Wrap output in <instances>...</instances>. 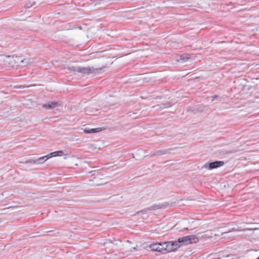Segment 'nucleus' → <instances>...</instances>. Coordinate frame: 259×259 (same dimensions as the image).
Returning <instances> with one entry per match:
<instances>
[{
  "label": "nucleus",
  "instance_id": "nucleus-1",
  "mask_svg": "<svg viewBox=\"0 0 259 259\" xmlns=\"http://www.w3.org/2000/svg\"><path fill=\"white\" fill-rule=\"evenodd\" d=\"M0 61H3L5 64H10V62L12 61H16L20 62L19 65L22 67L30 65L35 62L34 59L32 58H26L22 59L20 57H16L15 58H14L13 57L4 55H0Z\"/></svg>",
  "mask_w": 259,
  "mask_h": 259
},
{
  "label": "nucleus",
  "instance_id": "nucleus-2",
  "mask_svg": "<svg viewBox=\"0 0 259 259\" xmlns=\"http://www.w3.org/2000/svg\"><path fill=\"white\" fill-rule=\"evenodd\" d=\"M106 65H102L99 67H94L93 66H87V67H80L79 68V73L83 75H90L92 73H94L97 71L102 70L103 69L106 68Z\"/></svg>",
  "mask_w": 259,
  "mask_h": 259
},
{
  "label": "nucleus",
  "instance_id": "nucleus-3",
  "mask_svg": "<svg viewBox=\"0 0 259 259\" xmlns=\"http://www.w3.org/2000/svg\"><path fill=\"white\" fill-rule=\"evenodd\" d=\"M178 243L181 245H187L192 243H196L198 241V238L194 235H191L178 239Z\"/></svg>",
  "mask_w": 259,
  "mask_h": 259
},
{
  "label": "nucleus",
  "instance_id": "nucleus-4",
  "mask_svg": "<svg viewBox=\"0 0 259 259\" xmlns=\"http://www.w3.org/2000/svg\"><path fill=\"white\" fill-rule=\"evenodd\" d=\"M164 243L165 249H164V250H165V253L175 251L180 246V245H179L178 243V240L176 241L165 242Z\"/></svg>",
  "mask_w": 259,
  "mask_h": 259
},
{
  "label": "nucleus",
  "instance_id": "nucleus-5",
  "mask_svg": "<svg viewBox=\"0 0 259 259\" xmlns=\"http://www.w3.org/2000/svg\"><path fill=\"white\" fill-rule=\"evenodd\" d=\"M164 245V242L162 243H156L149 245V247L152 251L159 252L162 254H165V250H164L165 249Z\"/></svg>",
  "mask_w": 259,
  "mask_h": 259
},
{
  "label": "nucleus",
  "instance_id": "nucleus-6",
  "mask_svg": "<svg viewBox=\"0 0 259 259\" xmlns=\"http://www.w3.org/2000/svg\"><path fill=\"white\" fill-rule=\"evenodd\" d=\"M225 162L223 161H215L214 162L206 163L204 165L203 167L208 169H212L224 165Z\"/></svg>",
  "mask_w": 259,
  "mask_h": 259
},
{
  "label": "nucleus",
  "instance_id": "nucleus-7",
  "mask_svg": "<svg viewBox=\"0 0 259 259\" xmlns=\"http://www.w3.org/2000/svg\"><path fill=\"white\" fill-rule=\"evenodd\" d=\"M168 205L169 203L168 202H164L158 204H154L149 207V210H150V211L156 210L160 208H165Z\"/></svg>",
  "mask_w": 259,
  "mask_h": 259
},
{
  "label": "nucleus",
  "instance_id": "nucleus-8",
  "mask_svg": "<svg viewBox=\"0 0 259 259\" xmlns=\"http://www.w3.org/2000/svg\"><path fill=\"white\" fill-rule=\"evenodd\" d=\"M58 106V103L55 101H49L42 105V107L46 109H52Z\"/></svg>",
  "mask_w": 259,
  "mask_h": 259
},
{
  "label": "nucleus",
  "instance_id": "nucleus-9",
  "mask_svg": "<svg viewBox=\"0 0 259 259\" xmlns=\"http://www.w3.org/2000/svg\"><path fill=\"white\" fill-rule=\"evenodd\" d=\"M198 220H194L193 219H191L189 222L188 223L189 224V227L185 228V229H190V230H193L195 228H196L198 226L199 224L197 223V222L198 221Z\"/></svg>",
  "mask_w": 259,
  "mask_h": 259
},
{
  "label": "nucleus",
  "instance_id": "nucleus-10",
  "mask_svg": "<svg viewBox=\"0 0 259 259\" xmlns=\"http://www.w3.org/2000/svg\"><path fill=\"white\" fill-rule=\"evenodd\" d=\"M103 130V128L102 127H98L95 128L88 129L87 128H84L83 129V132L86 134H91V133H98Z\"/></svg>",
  "mask_w": 259,
  "mask_h": 259
},
{
  "label": "nucleus",
  "instance_id": "nucleus-11",
  "mask_svg": "<svg viewBox=\"0 0 259 259\" xmlns=\"http://www.w3.org/2000/svg\"><path fill=\"white\" fill-rule=\"evenodd\" d=\"M168 150L166 149L159 150L150 154V156H159L165 154L167 153Z\"/></svg>",
  "mask_w": 259,
  "mask_h": 259
},
{
  "label": "nucleus",
  "instance_id": "nucleus-12",
  "mask_svg": "<svg viewBox=\"0 0 259 259\" xmlns=\"http://www.w3.org/2000/svg\"><path fill=\"white\" fill-rule=\"evenodd\" d=\"M117 241V240L112 241L108 240L104 243V244L106 245L107 248L114 247V246L117 245V243H116Z\"/></svg>",
  "mask_w": 259,
  "mask_h": 259
},
{
  "label": "nucleus",
  "instance_id": "nucleus-13",
  "mask_svg": "<svg viewBox=\"0 0 259 259\" xmlns=\"http://www.w3.org/2000/svg\"><path fill=\"white\" fill-rule=\"evenodd\" d=\"M223 228H220L218 229V230H217V233H215L214 234V236H220L221 235H224L225 234H227V233H228L229 232H231L232 231H233L234 230V229H232V230H229V231H226V230H221L222 229H223Z\"/></svg>",
  "mask_w": 259,
  "mask_h": 259
},
{
  "label": "nucleus",
  "instance_id": "nucleus-14",
  "mask_svg": "<svg viewBox=\"0 0 259 259\" xmlns=\"http://www.w3.org/2000/svg\"><path fill=\"white\" fill-rule=\"evenodd\" d=\"M48 155L45 156L39 157L36 159H34L35 160L34 162L35 164H42L48 159Z\"/></svg>",
  "mask_w": 259,
  "mask_h": 259
},
{
  "label": "nucleus",
  "instance_id": "nucleus-15",
  "mask_svg": "<svg viewBox=\"0 0 259 259\" xmlns=\"http://www.w3.org/2000/svg\"><path fill=\"white\" fill-rule=\"evenodd\" d=\"M63 154V152L62 151H57L53 152H51L49 154H48V158H49L52 157H55L58 156H62Z\"/></svg>",
  "mask_w": 259,
  "mask_h": 259
},
{
  "label": "nucleus",
  "instance_id": "nucleus-16",
  "mask_svg": "<svg viewBox=\"0 0 259 259\" xmlns=\"http://www.w3.org/2000/svg\"><path fill=\"white\" fill-rule=\"evenodd\" d=\"M80 66H71L69 67V70L79 73Z\"/></svg>",
  "mask_w": 259,
  "mask_h": 259
},
{
  "label": "nucleus",
  "instance_id": "nucleus-17",
  "mask_svg": "<svg viewBox=\"0 0 259 259\" xmlns=\"http://www.w3.org/2000/svg\"><path fill=\"white\" fill-rule=\"evenodd\" d=\"M180 58L181 60H183L184 62H185L190 58V55L188 54H184L181 56Z\"/></svg>",
  "mask_w": 259,
  "mask_h": 259
},
{
  "label": "nucleus",
  "instance_id": "nucleus-18",
  "mask_svg": "<svg viewBox=\"0 0 259 259\" xmlns=\"http://www.w3.org/2000/svg\"><path fill=\"white\" fill-rule=\"evenodd\" d=\"M32 86H33V85H17L14 87V88L18 89H23L29 88Z\"/></svg>",
  "mask_w": 259,
  "mask_h": 259
},
{
  "label": "nucleus",
  "instance_id": "nucleus-19",
  "mask_svg": "<svg viewBox=\"0 0 259 259\" xmlns=\"http://www.w3.org/2000/svg\"><path fill=\"white\" fill-rule=\"evenodd\" d=\"M35 5V2L34 1H30L28 3L26 4L27 8H30Z\"/></svg>",
  "mask_w": 259,
  "mask_h": 259
},
{
  "label": "nucleus",
  "instance_id": "nucleus-20",
  "mask_svg": "<svg viewBox=\"0 0 259 259\" xmlns=\"http://www.w3.org/2000/svg\"><path fill=\"white\" fill-rule=\"evenodd\" d=\"M35 162V160L34 159H30V160L25 161L24 162V163H25V164H35V162Z\"/></svg>",
  "mask_w": 259,
  "mask_h": 259
},
{
  "label": "nucleus",
  "instance_id": "nucleus-21",
  "mask_svg": "<svg viewBox=\"0 0 259 259\" xmlns=\"http://www.w3.org/2000/svg\"><path fill=\"white\" fill-rule=\"evenodd\" d=\"M150 211V210H149V207H147V208H144V209H142V210L141 211H138V212H137V213H138V214H139V213H140V212L143 213H146V212H148V211Z\"/></svg>",
  "mask_w": 259,
  "mask_h": 259
},
{
  "label": "nucleus",
  "instance_id": "nucleus-22",
  "mask_svg": "<svg viewBox=\"0 0 259 259\" xmlns=\"http://www.w3.org/2000/svg\"><path fill=\"white\" fill-rule=\"evenodd\" d=\"M166 105V106L165 107H164V108H167V107H170L171 106V105L169 103H166L165 105Z\"/></svg>",
  "mask_w": 259,
  "mask_h": 259
},
{
  "label": "nucleus",
  "instance_id": "nucleus-23",
  "mask_svg": "<svg viewBox=\"0 0 259 259\" xmlns=\"http://www.w3.org/2000/svg\"><path fill=\"white\" fill-rule=\"evenodd\" d=\"M95 172H96V171L94 170V171H90L89 173H95Z\"/></svg>",
  "mask_w": 259,
  "mask_h": 259
},
{
  "label": "nucleus",
  "instance_id": "nucleus-24",
  "mask_svg": "<svg viewBox=\"0 0 259 259\" xmlns=\"http://www.w3.org/2000/svg\"><path fill=\"white\" fill-rule=\"evenodd\" d=\"M212 97H213V98H216V97H217V96H213Z\"/></svg>",
  "mask_w": 259,
  "mask_h": 259
}]
</instances>
